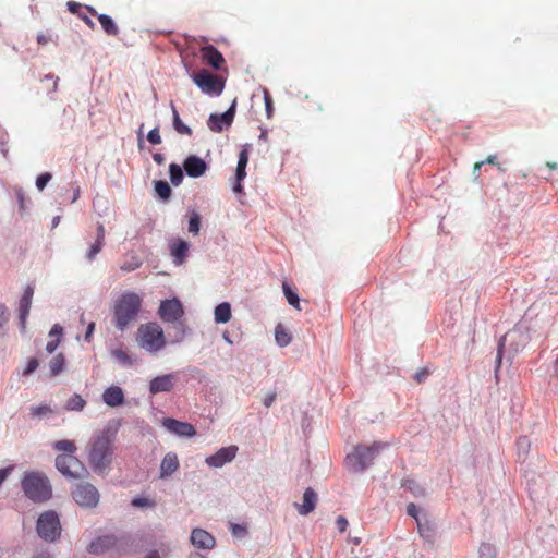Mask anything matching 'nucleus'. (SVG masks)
Masks as SVG:
<instances>
[{
  "label": "nucleus",
  "instance_id": "nucleus-1",
  "mask_svg": "<svg viewBox=\"0 0 558 558\" xmlns=\"http://www.w3.org/2000/svg\"><path fill=\"white\" fill-rule=\"evenodd\" d=\"M117 428L108 425L95 435L88 446V460L95 471L102 472L111 461Z\"/></svg>",
  "mask_w": 558,
  "mask_h": 558
},
{
  "label": "nucleus",
  "instance_id": "nucleus-2",
  "mask_svg": "<svg viewBox=\"0 0 558 558\" xmlns=\"http://www.w3.org/2000/svg\"><path fill=\"white\" fill-rule=\"evenodd\" d=\"M142 306V299L135 292H124L113 305V324L120 331H124L137 317Z\"/></svg>",
  "mask_w": 558,
  "mask_h": 558
},
{
  "label": "nucleus",
  "instance_id": "nucleus-3",
  "mask_svg": "<svg viewBox=\"0 0 558 558\" xmlns=\"http://www.w3.org/2000/svg\"><path fill=\"white\" fill-rule=\"evenodd\" d=\"M387 445L384 442L375 441L371 446L359 445L345 458V466L351 472H363L368 468L375 457Z\"/></svg>",
  "mask_w": 558,
  "mask_h": 558
},
{
  "label": "nucleus",
  "instance_id": "nucleus-4",
  "mask_svg": "<svg viewBox=\"0 0 558 558\" xmlns=\"http://www.w3.org/2000/svg\"><path fill=\"white\" fill-rule=\"evenodd\" d=\"M22 488L25 495L35 502H44L52 495L49 480L38 472L25 474L22 480Z\"/></svg>",
  "mask_w": 558,
  "mask_h": 558
},
{
  "label": "nucleus",
  "instance_id": "nucleus-5",
  "mask_svg": "<svg viewBox=\"0 0 558 558\" xmlns=\"http://www.w3.org/2000/svg\"><path fill=\"white\" fill-rule=\"evenodd\" d=\"M137 344L149 353H156L166 345L162 328L157 323H147L136 331Z\"/></svg>",
  "mask_w": 558,
  "mask_h": 558
},
{
  "label": "nucleus",
  "instance_id": "nucleus-6",
  "mask_svg": "<svg viewBox=\"0 0 558 558\" xmlns=\"http://www.w3.org/2000/svg\"><path fill=\"white\" fill-rule=\"evenodd\" d=\"M36 530L44 541L54 542L61 534V524L58 514L51 510L41 513L37 520Z\"/></svg>",
  "mask_w": 558,
  "mask_h": 558
},
{
  "label": "nucleus",
  "instance_id": "nucleus-7",
  "mask_svg": "<svg viewBox=\"0 0 558 558\" xmlns=\"http://www.w3.org/2000/svg\"><path fill=\"white\" fill-rule=\"evenodd\" d=\"M130 542L129 536L118 537L112 534L102 535L93 541L88 546V551L94 555H102L109 550L124 551V546Z\"/></svg>",
  "mask_w": 558,
  "mask_h": 558
},
{
  "label": "nucleus",
  "instance_id": "nucleus-8",
  "mask_svg": "<svg viewBox=\"0 0 558 558\" xmlns=\"http://www.w3.org/2000/svg\"><path fill=\"white\" fill-rule=\"evenodd\" d=\"M193 81L203 93L211 96H219L225 88V81L205 69L194 73Z\"/></svg>",
  "mask_w": 558,
  "mask_h": 558
},
{
  "label": "nucleus",
  "instance_id": "nucleus-9",
  "mask_svg": "<svg viewBox=\"0 0 558 558\" xmlns=\"http://www.w3.org/2000/svg\"><path fill=\"white\" fill-rule=\"evenodd\" d=\"M56 468L69 478H80L86 472L83 463L74 454H58Z\"/></svg>",
  "mask_w": 558,
  "mask_h": 558
},
{
  "label": "nucleus",
  "instance_id": "nucleus-10",
  "mask_svg": "<svg viewBox=\"0 0 558 558\" xmlns=\"http://www.w3.org/2000/svg\"><path fill=\"white\" fill-rule=\"evenodd\" d=\"M72 496L75 502L84 508H94L99 502V493L89 483L77 484L72 492Z\"/></svg>",
  "mask_w": 558,
  "mask_h": 558
},
{
  "label": "nucleus",
  "instance_id": "nucleus-11",
  "mask_svg": "<svg viewBox=\"0 0 558 558\" xmlns=\"http://www.w3.org/2000/svg\"><path fill=\"white\" fill-rule=\"evenodd\" d=\"M158 314L163 322L173 323L183 316L184 311L178 299H171L160 303Z\"/></svg>",
  "mask_w": 558,
  "mask_h": 558
},
{
  "label": "nucleus",
  "instance_id": "nucleus-12",
  "mask_svg": "<svg viewBox=\"0 0 558 558\" xmlns=\"http://www.w3.org/2000/svg\"><path fill=\"white\" fill-rule=\"evenodd\" d=\"M238 453V447L231 445L220 448L215 454L206 458L205 462L210 468H221L228 462H231Z\"/></svg>",
  "mask_w": 558,
  "mask_h": 558
},
{
  "label": "nucleus",
  "instance_id": "nucleus-13",
  "mask_svg": "<svg viewBox=\"0 0 558 558\" xmlns=\"http://www.w3.org/2000/svg\"><path fill=\"white\" fill-rule=\"evenodd\" d=\"M250 149H251V145L246 144L243 146L242 150L239 154V160H238V166H236V170H235V182L233 184L234 193L243 192L242 181L246 177L245 169L248 163Z\"/></svg>",
  "mask_w": 558,
  "mask_h": 558
},
{
  "label": "nucleus",
  "instance_id": "nucleus-14",
  "mask_svg": "<svg viewBox=\"0 0 558 558\" xmlns=\"http://www.w3.org/2000/svg\"><path fill=\"white\" fill-rule=\"evenodd\" d=\"M235 116V102L222 114L213 113L208 119V128L214 132H221L223 125L230 126Z\"/></svg>",
  "mask_w": 558,
  "mask_h": 558
},
{
  "label": "nucleus",
  "instance_id": "nucleus-15",
  "mask_svg": "<svg viewBox=\"0 0 558 558\" xmlns=\"http://www.w3.org/2000/svg\"><path fill=\"white\" fill-rule=\"evenodd\" d=\"M177 381L175 374H165L153 378L149 383V391L151 395L160 392H170L174 388Z\"/></svg>",
  "mask_w": 558,
  "mask_h": 558
},
{
  "label": "nucleus",
  "instance_id": "nucleus-16",
  "mask_svg": "<svg viewBox=\"0 0 558 558\" xmlns=\"http://www.w3.org/2000/svg\"><path fill=\"white\" fill-rule=\"evenodd\" d=\"M163 426L178 436L193 437L196 434L194 426L190 423L180 422L174 418L163 420Z\"/></svg>",
  "mask_w": 558,
  "mask_h": 558
},
{
  "label": "nucleus",
  "instance_id": "nucleus-17",
  "mask_svg": "<svg viewBox=\"0 0 558 558\" xmlns=\"http://www.w3.org/2000/svg\"><path fill=\"white\" fill-rule=\"evenodd\" d=\"M201 54L206 64L213 66L215 70H220L225 64L223 56L213 45L201 48Z\"/></svg>",
  "mask_w": 558,
  "mask_h": 558
},
{
  "label": "nucleus",
  "instance_id": "nucleus-18",
  "mask_svg": "<svg viewBox=\"0 0 558 558\" xmlns=\"http://www.w3.org/2000/svg\"><path fill=\"white\" fill-rule=\"evenodd\" d=\"M183 168L189 177L199 178L206 172L207 165L202 158L192 155L184 160Z\"/></svg>",
  "mask_w": 558,
  "mask_h": 558
},
{
  "label": "nucleus",
  "instance_id": "nucleus-19",
  "mask_svg": "<svg viewBox=\"0 0 558 558\" xmlns=\"http://www.w3.org/2000/svg\"><path fill=\"white\" fill-rule=\"evenodd\" d=\"M191 543L201 549H211L215 546L214 536L203 529H194L191 533Z\"/></svg>",
  "mask_w": 558,
  "mask_h": 558
},
{
  "label": "nucleus",
  "instance_id": "nucleus-20",
  "mask_svg": "<svg viewBox=\"0 0 558 558\" xmlns=\"http://www.w3.org/2000/svg\"><path fill=\"white\" fill-rule=\"evenodd\" d=\"M88 13L93 16H97L104 32L110 36H117L119 34V28L114 21L107 14H98L97 11L92 7H86Z\"/></svg>",
  "mask_w": 558,
  "mask_h": 558
},
{
  "label": "nucleus",
  "instance_id": "nucleus-21",
  "mask_svg": "<svg viewBox=\"0 0 558 558\" xmlns=\"http://www.w3.org/2000/svg\"><path fill=\"white\" fill-rule=\"evenodd\" d=\"M33 295L34 288L32 286H27L20 300V320L23 329L25 328L26 319L29 314Z\"/></svg>",
  "mask_w": 558,
  "mask_h": 558
},
{
  "label": "nucleus",
  "instance_id": "nucleus-22",
  "mask_svg": "<svg viewBox=\"0 0 558 558\" xmlns=\"http://www.w3.org/2000/svg\"><path fill=\"white\" fill-rule=\"evenodd\" d=\"M104 402L109 407H118L124 402L123 390L119 386H110L102 393Z\"/></svg>",
  "mask_w": 558,
  "mask_h": 558
},
{
  "label": "nucleus",
  "instance_id": "nucleus-23",
  "mask_svg": "<svg viewBox=\"0 0 558 558\" xmlns=\"http://www.w3.org/2000/svg\"><path fill=\"white\" fill-rule=\"evenodd\" d=\"M179 469V459L177 453L168 452L160 464V477L165 478L172 475Z\"/></svg>",
  "mask_w": 558,
  "mask_h": 558
},
{
  "label": "nucleus",
  "instance_id": "nucleus-24",
  "mask_svg": "<svg viewBox=\"0 0 558 558\" xmlns=\"http://www.w3.org/2000/svg\"><path fill=\"white\" fill-rule=\"evenodd\" d=\"M317 500L318 497L314 489L306 488L303 494V504L296 506L299 513L302 515L311 513L316 508Z\"/></svg>",
  "mask_w": 558,
  "mask_h": 558
},
{
  "label": "nucleus",
  "instance_id": "nucleus-25",
  "mask_svg": "<svg viewBox=\"0 0 558 558\" xmlns=\"http://www.w3.org/2000/svg\"><path fill=\"white\" fill-rule=\"evenodd\" d=\"M170 251L174 258V263L177 265H181L187 256L189 244L184 240L177 239L170 244Z\"/></svg>",
  "mask_w": 558,
  "mask_h": 558
},
{
  "label": "nucleus",
  "instance_id": "nucleus-26",
  "mask_svg": "<svg viewBox=\"0 0 558 558\" xmlns=\"http://www.w3.org/2000/svg\"><path fill=\"white\" fill-rule=\"evenodd\" d=\"M105 244V227L101 223H98L97 227V238L94 244L90 245L86 257L88 260H94L98 253L102 250Z\"/></svg>",
  "mask_w": 558,
  "mask_h": 558
},
{
  "label": "nucleus",
  "instance_id": "nucleus-27",
  "mask_svg": "<svg viewBox=\"0 0 558 558\" xmlns=\"http://www.w3.org/2000/svg\"><path fill=\"white\" fill-rule=\"evenodd\" d=\"M62 335H63V328L60 325H54L51 328V330L49 332V337L51 338V340L48 341V343L46 344L47 353L51 354L57 350V348L59 347V344L61 342Z\"/></svg>",
  "mask_w": 558,
  "mask_h": 558
},
{
  "label": "nucleus",
  "instance_id": "nucleus-28",
  "mask_svg": "<svg viewBox=\"0 0 558 558\" xmlns=\"http://www.w3.org/2000/svg\"><path fill=\"white\" fill-rule=\"evenodd\" d=\"M214 316L217 324L228 323L231 319V305L228 302L218 304L215 307Z\"/></svg>",
  "mask_w": 558,
  "mask_h": 558
},
{
  "label": "nucleus",
  "instance_id": "nucleus-29",
  "mask_svg": "<svg viewBox=\"0 0 558 558\" xmlns=\"http://www.w3.org/2000/svg\"><path fill=\"white\" fill-rule=\"evenodd\" d=\"M65 356L62 353L53 356L49 362L50 374L52 377L58 376L64 371Z\"/></svg>",
  "mask_w": 558,
  "mask_h": 558
},
{
  "label": "nucleus",
  "instance_id": "nucleus-30",
  "mask_svg": "<svg viewBox=\"0 0 558 558\" xmlns=\"http://www.w3.org/2000/svg\"><path fill=\"white\" fill-rule=\"evenodd\" d=\"M171 110H172V116H173V128L174 130L179 133V134H184V135H191L192 134V130L191 128H189L187 125H185L181 119H180V116H179V112L178 110L175 109L174 105L171 104Z\"/></svg>",
  "mask_w": 558,
  "mask_h": 558
},
{
  "label": "nucleus",
  "instance_id": "nucleus-31",
  "mask_svg": "<svg viewBox=\"0 0 558 558\" xmlns=\"http://www.w3.org/2000/svg\"><path fill=\"white\" fill-rule=\"evenodd\" d=\"M52 447L57 451L64 452L63 454H74L77 449L75 442L68 439L58 440Z\"/></svg>",
  "mask_w": 558,
  "mask_h": 558
},
{
  "label": "nucleus",
  "instance_id": "nucleus-32",
  "mask_svg": "<svg viewBox=\"0 0 558 558\" xmlns=\"http://www.w3.org/2000/svg\"><path fill=\"white\" fill-rule=\"evenodd\" d=\"M282 290L288 303L300 311L301 307L298 293L294 290H292V288L286 281L282 283Z\"/></svg>",
  "mask_w": 558,
  "mask_h": 558
},
{
  "label": "nucleus",
  "instance_id": "nucleus-33",
  "mask_svg": "<svg viewBox=\"0 0 558 558\" xmlns=\"http://www.w3.org/2000/svg\"><path fill=\"white\" fill-rule=\"evenodd\" d=\"M86 404V401L82 398L81 395L74 393L66 401L65 409L68 411H82Z\"/></svg>",
  "mask_w": 558,
  "mask_h": 558
},
{
  "label": "nucleus",
  "instance_id": "nucleus-34",
  "mask_svg": "<svg viewBox=\"0 0 558 558\" xmlns=\"http://www.w3.org/2000/svg\"><path fill=\"white\" fill-rule=\"evenodd\" d=\"M276 342L280 347H286L291 342L290 333L283 328L282 325H278L275 330Z\"/></svg>",
  "mask_w": 558,
  "mask_h": 558
},
{
  "label": "nucleus",
  "instance_id": "nucleus-35",
  "mask_svg": "<svg viewBox=\"0 0 558 558\" xmlns=\"http://www.w3.org/2000/svg\"><path fill=\"white\" fill-rule=\"evenodd\" d=\"M155 191L162 199H168L171 196V187L166 181H156Z\"/></svg>",
  "mask_w": 558,
  "mask_h": 558
},
{
  "label": "nucleus",
  "instance_id": "nucleus-36",
  "mask_svg": "<svg viewBox=\"0 0 558 558\" xmlns=\"http://www.w3.org/2000/svg\"><path fill=\"white\" fill-rule=\"evenodd\" d=\"M170 180L172 184L179 185L183 180V171L182 168L177 163H171L169 166Z\"/></svg>",
  "mask_w": 558,
  "mask_h": 558
},
{
  "label": "nucleus",
  "instance_id": "nucleus-37",
  "mask_svg": "<svg viewBox=\"0 0 558 558\" xmlns=\"http://www.w3.org/2000/svg\"><path fill=\"white\" fill-rule=\"evenodd\" d=\"M417 529L422 537H424L427 542H433L435 533L433 527L427 522L423 523L421 520H417Z\"/></svg>",
  "mask_w": 558,
  "mask_h": 558
},
{
  "label": "nucleus",
  "instance_id": "nucleus-38",
  "mask_svg": "<svg viewBox=\"0 0 558 558\" xmlns=\"http://www.w3.org/2000/svg\"><path fill=\"white\" fill-rule=\"evenodd\" d=\"M531 441L526 436H522L517 440L518 454L525 458L529 453Z\"/></svg>",
  "mask_w": 558,
  "mask_h": 558
},
{
  "label": "nucleus",
  "instance_id": "nucleus-39",
  "mask_svg": "<svg viewBox=\"0 0 558 558\" xmlns=\"http://www.w3.org/2000/svg\"><path fill=\"white\" fill-rule=\"evenodd\" d=\"M52 413H53V410L47 404H40V405L31 408V415L33 417H41V416H46V415H49Z\"/></svg>",
  "mask_w": 558,
  "mask_h": 558
},
{
  "label": "nucleus",
  "instance_id": "nucleus-40",
  "mask_svg": "<svg viewBox=\"0 0 558 558\" xmlns=\"http://www.w3.org/2000/svg\"><path fill=\"white\" fill-rule=\"evenodd\" d=\"M201 226V217L196 211H193L189 220V231L193 234H198Z\"/></svg>",
  "mask_w": 558,
  "mask_h": 558
},
{
  "label": "nucleus",
  "instance_id": "nucleus-41",
  "mask_svg": "<svg viewBox=\"0 0 558 558\" xmlns=\"http://www.w3.org/2000/svg\"><path fill=\"white\" fill-rule=\"evenodd\" d=\"M43 82H47L48 83V86H47V92L48 93H56L57 89H58V85H59V77L53 75V74H47L44 78H43Z\"/></svg>",
  "mask_w": 558,
  "mask_h": 558
},
{
  "label": "nucleus",
  "instance_id": "nucleus-42",
  "mask_svg": "<svg viewBox=\"0 0 558 558\" xmlns=\"http://www.w3.org/2000/svg\"><path fill=\"white\" fill-rule=\"evenodd\" d=\"M141 265H142V262L138 258L133 257L131 262L124 263L123 265H121L120 268L124 272H130V271H133V270L140 268Z\"/></svg>",
  "mask_w": 558,
  "mask_h": 558
},
{
  "label": "nucleus",
  "instance_id": "nucleus-43",
  "mask_svg": "<svg viewBox=\"0 0 558 558\" xmlns=\"http://www.w3.org/2000/svg\"><path fill=\"white\" fill-rule=\"evenodd\" d=\"M52 175L49 172H44L39 174L36 179V187L39 191H43L48 182L51 180Z\"/></svg>",
  "mask_w": 558,
  "mask_h": 558
},
{
  "label": "nucleus",
  "instance_id": "nucleus-44",
  "mask_svg": "<svg viewBox=\"0 0 558 558\" xmlns=\"http://www.w3.org/2000/svg\"><path fill=\"white\" fill-rule=\"evenodd\" d=\"M481 558H495V548L489 544H482L480 547Z\"/></svg>",
  "mask_w": 558,
  "mask_h": 558
},
{
  "label": "nucleus",
  "instance_id": "nucleus-45",
  "mask_svg": "<svg viewBox=\"0 0 558 558\" xmlns=\"http://www.w3.org/2000/svg\"><path fill=\"white\" fill-rule=\"evenodd\" d=\"M39 366V361L36 357H32L28 360L25 369L23 371L24 376H28L33 374L37 367Z\"/></svg>",
  "mask_w": 558,
  "mask_h": 558
},
{
  "label": "nucleus",
  "instance_id": "nucleus-46",
  "mask_svg": "<svg viewBox=\"0 0 558 558\" xmlns=\"http://www.w3.org/2000/svg\"><path fill=\"white\" fill-rule=\"evenodd\" d=\"M132 506L134 507H138V508H142V507H154L155 502L151 501L150 499L148 498H143V497H136L134 498L132 501H131Z\"/></svg>",
  "mask_w": 558,
  "mask_h": 558
},
{
  "label": "nucleus",
  "instance_id": "nucleus-47",
  "mask_svg": "<svg viewBox=\"0 0 558 558\" xmlns=\"http://www.w3.org/2000/svg\"><path fill=\"white\" fill-rule=\"evenodd\" d=\"M147 140L151 144H160L161 143V136L159 134L158 128H155L148 132Z\"/></svg>",
  "mask_w": 558,
  "mask_h": 558
},
{
  "label": "nucleus",
  "instance_id": "nucleus-48",
  "mask_svg": "<svg viewBox=\"0 0 558 558\" xmlns=\"http://www.w3.org/2000/svg\"><path fill=\"white\" fill-rule=\"evenodd\" d=\"M429 376V371L427 368H421L414 374V379L416 383H423Z\"/></svg>",
  "mask_w": 558,
  "mask_h": 558
},
{
  "label": "nucleus",
  "instance_id": "nucleus-49",
  "mask_svg": "<svg viewBox=\"0 0 558 558\" xmlns=\"http://www.w3.org/2000/svg\"><path fill=\"white\" fill-rule=\"evenodd\" d=\"M404 485L412 490L415 496L423 494V488L415 484L414 481H407Z\"/></svg>",
  "mask_w": 558,
  "mask_h": 558
},
{
  "label": "nucleus",
  "instance_id": "nucleus-50",
  "mask_svg": "<svg viewBox=\"0 0 558 558\" xmlns=\"http://www.w3.org/2000/svg\"><path fill=\"white\" fill-rule=\"evenodd\" d=\"M52 41V36L49 33H40L37 35V43L41 46L47 45L48 43Z\"/></svg>",
  "mask_w": 558,
  "mask_h": 558
},
{
  "label": "nucleus",
  "instance_id": "nucleus-51",
  "mask_svg": "<svg viewBox=\"0 0 558 558\" xmlns=\"http://www.w3.org/2000/svg\"><path fill=\"white\" fill-rule=\"evenodd\" d=\"M336 525H337L339 532L343 533L347 530L349 523L344 517L340 515L336 520Z\"/></svg>",
  "mask_w": 558,
  "mask_h": 558
},
{
  "label": "nucleus",
  "instance_id": "nucleus-52",
  "mask_svg": "<svg viewBox=\"0 0 558 558\" xmlns=\"http://www.w3.org/2000/svg\"><path fill=\"white\" fill-rule=\"evenodd\" d=\"M407 512L409 515L413 517L416 521L420 520L418 518V509L414 504H409L407 507Z\"/></svg>",
  "mask_w": 558,
  "mask_h": 558
},
{
  "label": "nucleus",
  "instance_id": "nucleus-53",
  "mask_svg": "<svg viewBox=\"0 0 558 558\" xmlns=\"http://www.w3.org/2000/svg\"><path fill=\"white\" fill-rule=\"evenodd\" d=\"M82 5L77 2H74V1H69L68 2V9L71 13L73 14H77L81 13L80 10H81Z\"/></svg>",
  "mask_w": 558,
  "mask_h": 558
},
{
  "label": "nucleus",
  "instance_id": "nucleus-54",
  "mask_svg": "<svg viewBox=\"0 0 558 558\" xmlns=\"http://www.w3.org/2000/svg\"><path fill=\"white\" fill-rule=\"evenodd\" d=\"M275 399H276V393H275V392H274V393H269V395H267V396L264 398L263 403H264V405H265L266 408H269V407L274 403Z\"/></svg>",
  "mask_w": 558,
  "mask_h": 558
},
{
  "label": "nucleus",
  "instance_id": "nucleus-55",
  "mask_svg": "<svg viewBox=\"0 0 558 558\" xmlns=\"http://www.w3.org/2000/svg\"><path fill=\"white\" fill-rule=\"evenodd\" d=\"M78 17L82 19L85 24L90 27L92 29L95 27V23L92 21L90 17H88L86 14L84 13H78Z\"/></svg>",
  "mask_w": 558,
  "mask_h": 558
},
{
  "label": "nucleus",
  "instance_id": "nucleus-56",
  "mask_svg": "<svg viewBox=\"0 0 558 558\" xmlns=\"http://www.w3.org/2000/svg\"><path fill=\"white\" fill-rule=\"evenodd\" d=\"M113 354L120 361H123V362L129 361V355L124 351H122V350H117V351L113 352Z\"/></svg>",
  "mask_w": 558,
  "mask_h": 558
},
{
  "label": "nucleus",
  "instance_id": "nucleus-57",
  "mask_svg": "<svg viewBox=\"0 0 558 558\" xmlns=\"http://www.w3.org/2000/svg\"><path fill=\"white\" fill-rule=\"evenodd\" d=\"M231 530H232V533L234 535H240V534H244L246 531H245V527L244 526H241L239 524H232L231 525Z\"/></svg>",
  "mask_w": 558,
  "mask_h": 558
},
{
  "label": "nucleus",
  "instance_id": "nucleus-58",
  "mask_svg": "<svg viewBox=\"0 0 558 558\" xmlns=\"http://www.w3.org/2000/svg\"><path fill=\"white\" fill-rule=\"evenodd\" d=\"M95 330V323H90L88 326H87V330H86V333H85V340L87 342L90 341V338H92V335Z\"/></svg>",
  "mask_w": 558,
  "mask_h": 558
},
{
  "label": "nucleus",
  "instance_id": "nucleus-59",
  "mask_svg": "<svg viewBox=\"0 0 558 558\" xmlns=\"http://www.w3.org/2000/svg\"><path fill=\"white\" fill-rule=\"evenodd\" d=\"M265 102H266L267 114L269 118L271 116V111H272V104H271L270 96H268V95L265 96Z\"/></svg>",
  "mask_w": 558,
  "mask_h": 558
},
{
  "label": "nucleus",
  "instance_id": "nucleus-60",
  "mask_svg": "<svg viewBox=\"0 0 558 558\" xmlns=\"http://www.w3.org/2000/svg\"><path fill=\"white\" fill-rule=\"evenodd\" d=\"M153 159L156 163L162 165L165 162V157L162 154L156 153L153 155Z\"/></svg>",
  "mask_w": 558,
  "mask_h": 558
},
{
  "label": "nucleus",
  "instance_id": "nucleus-61",
  "mask_svg": "<svg viewBox=\"0 0 558 558\" xmlns=\"http://www.w3.org/2000/svg\"><path fill=\"white\" fill-rule=\"evenodd\" d=\"M17 197H19V202H20V207H21V209H24L25 196H24V194L22 193V191H19V192H17Z\"/></svg>",
  "mask_w": 558,
  "mask_h": 558
},
{
  "label": "nucleus",
  "instance_id": "nucleus-62",
  "mask_svg": "<svg viewBox=\"0 0 558 558\" xmlns=\"http://www.w3.org/2000/svg\"><path fill=\"white\" fill-rule=\"evenodd\" d=\"M144 558H161V556L157 550H151Z\"/></svg>",
  "mask_w": 558,
  "mask_h": 558
},
{
  "label": "nucleus",
  "instance_id": "nucleus-63",
  "mask_svg": "<svg viewBox=\"0 0 558 558\" xmlns=\"http://www.w3.org/2000/svg\"><path fill=\"white\" fill-rule=\"evenodd\" d=\"M496 160H497L496 156H488L487 159L484 161V163L497 165Z\"/></svg>",
  "mask_w": 558,
  "mask_h": 558
},
{
  "label": "nucleus",
  "instance_id": "nucleus-64",
  "mask_svg": "<svg viewBox=\"0 0 558 558\" xmlns=\"http://www.w3.org/2000/svg\"><path fill=\"white\" fill-rule=\"evenodd\" d=\"M35 558H51V557L48 553H40L37 556H35Z\"/></svg>",
  "mask_w": 558,
  "mask_h": 558
}]
</instances>
